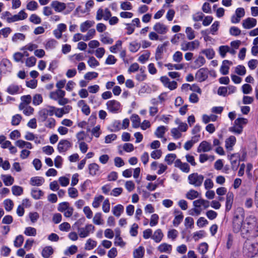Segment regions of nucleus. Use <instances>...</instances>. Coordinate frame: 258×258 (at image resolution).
I'll use <instances>...</instances> for the list:
<instances>
[{"instance_id":"obj_40","label":"nucleus","mask_w":258,"mask_h":258,"mask_svg":"<svg viewBox=\"0 0 258 258\" xmlns=\"http://www.w3.org/2000/svg\"><path fill=\"white\" fill-rule=\"evenodd\" d=\"M123 211L124 207L121 204H118L113 207L112 209V212L113 214L117 217H119L123 212Z\"/></svg>"},{"instance_id":"obj_13","label":"nucleus","mask_w":258,"mask_h":258,"mask_svg":"<svg viewBox=\"0 0 258 258\" xmlns=\"http://www.w3.org/2000/svg\"><path fill=\"white\" fill-rule=\"evenodd\" d=\"M228 158L230 161L231 167L233 170H236L239 165L240 156L238 153L232 154L228 155Z\"/></svg>"},{"instance_id":"obj_2","label":"nucleus","mask_w":258,"mask_h":258,"mask_svg":"<svg viewBox=\"0 0 258 258\" xmlns=\"http://www.w3.org/2000/svg\"><path fill=\"white\" fill-rule=\"evenodd\" d=\"M194 208L190 211V215L199 216L202 212L210 207V202L206 200L200 199L193 202Z\"/></svg>"},{"instance_id":"obj_14","label":"nucleus","mask_w":258,"mask_h":258,"mask_svg":"<svg viewBox=\"0 0 258 258\" xmlns=\"http://www.w3.org/2000/svg\"><path fill=\"white\" fill-rule=\"evenodd\" d=\"M54 109V106H48L46 108L41 109L39 112V115L43 120H46L48 116L53 115Z\"/></svg>"},{"instance_id":"obj_55","label":"nucleus","mask_w":258,"mask_h":258,"mask_svg":"<svg viewBox=\"0 0 258 258\" xmlns=\"http://www.w3.org/2000/svg\"><path fill=\"white\" fill-rule=\"evenodd\" d=\"M104 200V197L101 195L95 196L92 202V206L94 208H98L99 207L100 204Z\"/></svg>"},{"instance_id":"obj_50","label":"nucleus","mask_w":258,"mask_h":258,"mask_svg":"<svg viewBox=\"0 0 258 258\" xmlns=\"http://www.w3.org/2000/svg\"><path fill=\"white\" fill-rule=\"evenodd\" d=\"M217 119V116L214 114H211L208 115L207 114H203L202 115V121L207 124L210 121H215Z\"/></svg>"},{"instance_id":"obj_6","label":"nucleus","mask_w":258,"mask_h":258,"mask_svg":"<svg viewBox=\"0 0 258 258\" xmlns=\"http://www.w3.org/2000/svg\"><path fill=\"white\" fill-rule=\"evenodd\" d=\"M95 227L91 224H88L85 227L78 228V232L80 237L84 238L93 233Z\"/></svg>"},{"instance_id":"obj_53","label":"nucleus","mask_w":258,"mask_h":258,"mask_svg":"<svg viewBox=\"0 0 258 258\" xmlns=\"http://www.w3.org/2000/svg\"><path fill=\"white\" fill-rule=\"evenodd\" d=\"M215 159L213 155H208L206 154H201L199 156V161L201 163H204L207 161H213Z\"/></svg>"},{"instance_id":"obj_36","label":"nucleus","mask_w":258,"mask_h":258,"mask_svg":"<svg viewBox=\"0 0 258 258\" xmlns=\"http://www.w3.org/2000/svg\"><path fill=\"white\" fill-rule=\"evenodd\" d=\"M206 62L204 57L202 55H199L193 62V67L195 69L199 68L203 66Z\"/></svg>"},{"instance_id":"obj_4","label":"nucleus","mask_w":258,"mask_h":258,"mask_svg":"<svg viewBox=\"0 0 258 258\" xmlns=\"http://www.w3.org/2000/svg\"><path fill=\"white\" fill-rule=\"evenodd\" d=\"M243 252L249 257H253L258 255V243H252L246 241L244 245Z\"/></svg>"},{"instance_id":"obj_58","label":"nucleus","mask_w":258,"mask_h":258,"mask_svg":"<svg viewBox=\"0 0 258 258\" xmlns=\"http://www.w3.org/2000/svg\"><path fill=\"white\" fill-rule=\"evenodd\" d=\"M172 60L176 63H180L183 60L182 53L179 51H176L172 55Z\"/></svg>"},{"instance_id":"obj_21","label":"nucleus","mask_w":258,"mask_h":258,"mask_svg":"<svg viewBox=\"0 0 258 258\" xmlns=\"http://www.w3.org/2000/svg\"><path fill=\"white\" fill-rule=\"evenodd\" d=\"M95 24V22L92 20H86L80 25V30L81 32H86L90 29Z\"/></svg>"},{"instance_id":"obj_41","label":"nucleus","mask_w":258,"mask_h":258,"mask_svg":"<svg viewBox=\"0 0 258 258\" xmlns=\"http://www.w3.org/2000/svg\"><path fill=\"white\" fill-rule=\"evenodd\" d=\"M44 182V179L42 177H33L30 179V184L33 186H40Z\"/></svg>"},{"instance_id":"obj_28","label":"nucleus","mask_w":258,"mask_h":258,"mask_svg":"<svg viewBox=\"0 0 258 258\" xmlns=\"http://www.w3.org/2000/svg\"><path fill=\"white\" fill-rule=\"evenodd\" d=\"M234 199V195L232 192L229 191L226 194L225 208L226 211H229L232 208Z\"/></svg>"},{"instance_id":"obj_23","label":"nucleus","mask_w":258,"mask_h":258,"mask_svg":"<svg viewBox=\"0 0 258 258\" xmlns=\"http://www.w3.org/2000/svg\"><path fill=\"white\" fill-rule=\"evenodd\" d=\"M153 30L159 34H164L167 31V26L163 23L158 22L156 23L153 26Z\"/></svg>"},{"instance_id":"obj_8","label":"nucleus","mask_w":258,"mask_h":258,"mask_svg":"<svg viewBox=\"0 0 258 258\" xmlns=\"http://www.w3.org/2000/svg\"><path fill=\"white\" fill-rule=\"evenodd\" d=\"M200 43L199 40H195L192 41H183L181 43V50L183 51L187 50L193 51L195 49H198L200 46Z\"/></svg>"},{"instance_id":"obj_12","label":"nucleus","mask_w":258,"mask_h":258,"mask_svg":"<svg viewBox=\"0 0 258 258\" xmlns=\"http://www.w3.org/2000/svg\"><path fill=\"white\" fill-rule=\"evenodd\" d=\"M160 80L163 84L165 87H166L170 90H173L177 87V83L175 81H171L166 76H162L160 78Z\"/></svg>"},{"instance_id":"obj_57","label":"nucleus","mask_w":258,"mask_h":258,"mask_svg":"<svg viewBox=\"0 0 258 258\" xmlns=\"http://www.w3.org/2000/svg\"><path fill=\"white\" fill-rule=\"evenodd\" d=\"M150 52L149 51L146 50L144 52V53L139 56L138 60L140 62L144 64L148 60L150 56Z\"/></svg>"},{"instance_id":"obj_20","label":"nucleus","mask_w":258,"mask_h":258,"mask_svg":"<svg viewBox=\"0 0 258 258\" xmlns=\"http://www.w3.org/2000/svg\"><path fill=\"white\" fill-rule=\"evenodd\" d=\"M51 6L55 12L60 13L65 10L67 5L65 3L57 1H54L52 2Z\"/></svg>"},{"instance_id":"obj_10","label":"nucleus","mask_w":258,"mask_h":258,"mask_svg":"<svg viewBox=\"0 0 258 258\" xmlns=\"http://www.w3.org/2000/svg\"><path fill=\"white\" fill-rule=\"evenodd\" d=\"M72 147V143L67 139L60 140L57 144V149L59 153H64Z\"/></svg>"},{"instance_id":"obj_1","label":"nucleus","mask_w":258,"mask_h":258,"mask_svg":"<svg viewBox=\"0 0 258 258\" xmlns=\"http://www.w3.org/2000/svg\"><path fill=\"white\" fill-rule=\"evenodd\" d=\"M240 213L235 215L233 220V229L235 233L241 231L242 234L247 233L251 228L250 220L251 218L247 219L245 222H243L244 216L242 209H240Z\"/></svg>"},{"instance_id":"obj_33","label":"nucleus","mask_w":258,"mask_h":258,"mask_svg":"<svg viewBox=\"0 0 258 258\" xmlns=\"http://www.w3.org/2000/svg\"><path fill=\"white\" fill-rule=\"evenodd\" d=\"M168 131V127L164 125L158 126L154 132L155 136L158 138H163Z\"/></svg>"},{"instance_id":"obj_11","label":"nucleus","mask_w":258,"mask_h":258,"mask_svg":"<svg viewBox=\"0 0 258 258\" xmlns=\"http://www.w3.org/2000/svg\"><path fill=\"white\" fill-rule=\"evenodd\" d=\"M111 16V13L108 8L103 9L99 8L96 13V19L100 21L102 19L105 21H107Z\"/></svg>"},{"instance_id":"obj_27","label":"nucleus","mask_w":258,"mask_h":258,"mask_svg":"<svg viewBox=\"0 0 258 258\" xmlns=\"http://www.w3.org/2000/svg\"><path fill=\"white\" fill-rule=\"evenodd\" d=\"M175 217L173 220L172 223L174 226L177 227L182 221L183 215L182 213L179 210L174 211Z\"/></svg>"},{"instance_id":"obj_62","label":"nucleus","mask_w":258,"mask_h":258,"mask_svg":"<svg viewBox=\"0 0 258 258\" xmlns=\"http://www.w3.org/2000/svg\"><path fill=\"white\" fill-rule=\"evenodd\" d=\"M229 50V46L228 45L220 46L218 49L219 54L222 58L225 57L226 53L228 52Z\"/></svg>"},{"instance_id":"obj_30","label":"nucleus","mask_w":258,"mask_h":258,"mask_svg":"<svg viewBox=\"0 0 258 258\" xmlns=\"http://www.w3.org/2000/svg\"><path fill=\"white\" fill-rule=\"evenodd\" d=\"M89 174L92 176H95L100 173V166L95 163H92L88 165Z\"/></svg>"},{"instance_id":"obj_37","label":"nucleus","mask_w":258,"mask_h":258,"mask_svg":"<svg viewBox=\"0 0 258 258\" xmlns=\"http://www.w3.org/2000/svg\"><path fill=\"white\" fill-rule=\"evenodd\" d=\"M200 53L204 54L208 59H213L215 55V52L212 48H208L202 49Z\"/></svg>"},{"instance_id":"obj_43","label":"nucleus","mask_w":258,"mask_h":258,"mask_svg":"<svg viewBox=\"0 0 258 258\" xmlns=\"http://www.w3.org/2000/svg\"><path fill=\"white\" fill-rule=\"evenodd\" d=\"M43 192L38 188H32L31 191V195L35 200H38L43 196Z\"/></svg>"},{"instance_id":"obj_42","label":"nucleus","mask_w":258,"mask_h":258,"mask_svg":"<svg viewBox=\"0 0 258 258\" xmlns=\"http://www.w3.org/2000/svg\"><path fill=\"white\" fill-rule=\"evenodd\" d=\"M1 178L6 186H10L14 182V178L10 175H2Z\"/></svg>"},{"instance_id":"obj_63","label":"nucleus","mask_w":258,"mask_h":258,"mask_svg":"<svg viewBox=\"0 0 258 258\" xmlns=\"http://www.w3.org/2000/svg\"><path fill=\"white\" fill-rule=\"evenodd\" d=\"M171 136L175 140L180 138L182 136L181 132L177 127H174L171 130Z\"/></svg>"},{"instance_id":"obj_64","label":"nucleus","mask_w":258,"mask_h":258,"mask_svg":"<svg viewBox=\"0 0 258 258\" xmlns=\"http://www.w3.org/2000/svg\"><path fill=\"white\" fill-rule=\"evenodd\" d=\"M19 87L16 85H10L7 89V92L11 94V95H14L15 94H17L18 93L19 91Z\"/></svg>"},{"instance_id":"obj_31","label":"nucleus","mask_w":258,"mask_h":258,"mask_svg":"<svg viewBox=\"0 0 258 258\" xmlns=\"http://www.w3.org/2000/svg\"><path fill=\"white\" fill-rule=\"evenodd\" d=\"M66 95V92L60 89H57L55 91L50 92L49 97L51 99L57 101L60 97H64Z\"/></svg>"},{"instance_id":"obj_34","label":"nucleus","mask_w":258,"mask_h":258,"mask_svg":"<svg viewBox=\"0 0 258 258\" xmlns=\"http://www.w3.org/2000/svg\"><path fill=\"white\" fill-rule=\"evenodd\" d=\"M172 245L167 243H162L157 247V249L160 252H165L167 253H170L172 251Z\"/></svg>"},{"instance_id":"obj_25","label":"nucleus","mask_w":258,"mask_h":258,"mask_svg":"<svg viewBox=\"0 0 258 258\" xmlns=\"http://www.w3.org/2000/svg\"><path fill=\"white\" fill-rule=\"evenodd\" d=\"M200 135H196L195 136H193L191 139L190 140H189L185 142V143L184 145V148L185 150L188 151L190 150L191 147L193 146L194 144L197 143L199 141V139L200 138Z\"/></svg>"},{"instance_id":"obj_24","label":"nucleus","mask_w":258,"mask_h":258,"mask_svg":"<svg viewBox=\"0 0 258 258\" xmlns=\"http://www.w3.org/2000/svg\"><path fill=\"white\" fill-rule=\"evenodd\" d=\"M174 166L179 168L182 171L188 173L189 171V166L186 163H182L180 159H177L174 162Z\"/></svg>"},{"instance_id":"obj_22","label":"nucleus","mask_w":258,"mask_h":258,"mask_svg":"<svg viewBox=\"0 0 258 258\" xmlns=\"http://www.w3.org/2000/svg\"><path fill=\"white\" fill-rule=\"evenodd\" d=\"M67 29V25L63 23L59 24L57 26V28L53 32V35L57 39H60L61 37L62 32Z\"/></svg>"},{"instance_id":"obj_26","label":"nucleus","mask_w":258,"mask_h":258,"mask_svg":"<svg viewBox=\"0 0 258 258\" xmlns=\"http://www.w3.org/2000/svg\"><path fill=\"white\" fill-rule=\"evenodd\" d=\"M236 142V138L231 136L225 140V148L228 151H232Z\"/></svg>"},{"instance_id":"obj_39","label":"nucleus","mask_w":258,"mask_h":258,"mask_svg":"<svg viewBox=\"0 0 258 258\" xmlns=\"http://www.w3.org/2000/svg\"><path fill=\"white\" fill-rule=\"evenodd\" d=\"M201 196V194L198 191L191 189L188 190L186 195L185 198L189 200H192L199 198Z\"/></svg>"},{"instance_id":"obj_19","label":"nucleus","mask_w":258,"mask_h":258,"mask_svg":"<svg viewBox=\"0 0 258 258\" xmlns=\"http://www.w3.org/2000/svg\"><path fill=\"white\" fill-rule=\"evenodd\" d=\"M257 21L255 19L249 17L245 19H244L242 21V26L244 28L246 29H250L254 27H255L256 25Z\"/></svg>"},{"instance_id":"obj_17","label":"nucleus","mask_w":258,"mask_h":258,"mask_svg":"<svg viewBox=\"0 0 258 258\" xmlns=\"http://www.w3.org/2000/svg\"><path fill=\"white\" fill-rule=\"evenodd\" d=\"M28 16L27 14L24 10H21L17 14L12 16L11 18L9 19V21L12 23L25 20Z\"/></svg>"},{"instance_id":"obj_15","label":"nucleus","mask_w":258,"mask_h":258,"mask_svg":"<svg viewBox=\"0 0 258 258\" xmlns=\"http://www.w3.org/2000/svg\"><path fill=\"white\" fill-rule=\"evenodd\" d=\"M12 67V63L9 59L4 58L1 60L0 63V71L1 73H6L8 72H11Z\"/></svg>"},{"instance_id":"obj_38","label":"nucleus","mask_w":258,"mask_h":258,"mask_svg":"<svg viewBox=\"0 0 258 258\" xmlns=\"http://www.w3.org/2000/svg\"><path fill=\"white\" fill-rule=\"evenodd\" d=\"M69 60L72 62L76 63L85 59V55L83 53H75L69 56Z\"/></svg>"},{"instance_id":"obj_51","label":"nucleus","mask_w":258,"mask_h":258,"mask_svg":"<svg viewBox=\"0 0 258 258\" xmlns=\"http://www.w3.org/2000/svg\"><path fill=\"white\" fill-rule=\"evenodd\" d=\"M132 126L134 128H138L141 124V119L138 115L133 114L131 117Z\"/></svg>"},{"instance_id":"obj_9","label":"nucleus","mask_w":258,"mask_h":258,"mask_svg":"<svg viewBox=\"0 0 258 258\" xmlns=\"http://www.w3.org/2000/svg\"><path fill=\"white\" fill-rule=\"evenodd\" d=\"M210 73L215 74V72H210ZM210 71L207 68H203L200 69L196 73L195 78L197 81L200 82L205 81L208 77Z\"/></svg>"},{"instance_id":"obj_52","label":"nucleus","mask_w":258,"mask_h":258,"mask_svg":"<svg viewBox=\"0 0 258 258\" xmlns=\"http://www.w3.org/2000/svg\"><path fill=\"white\" fill-rule=\"evenodd\" d=\"M175 123L178 125L177 128H178V130H179L181 132H185L187 131L188 128V125L185 122L181 121L179 119H176L175 121Z\"/></svg>"},{"instance_id":"obj_29","label":"nucleus","mask_w":258,"mask_h":258,"mask_svg":"<svg viewBox=\"0 0 258 258\" xmlns=\"http://www.w3.org/2000/svg\"><path fill=\"white\" fill-rule=\"evenodd\" d=\"M232 64V62L228 60H223L220 69V73L223 75L228 74L230 66Z\"/></svg>"},{"instance_id":"obj_16","label":"nucleus","mask_w":258,"mask_h":258,"mask_svg":"<svg viewBox=\"0 0 258 258\" xmlns=\"http://www.w3.org/2000/svg\"><path fill=\"white\" fill-rule=\"evenodd\" d=\"M212 146L210 143L204 141H202L197 148V152L198 153L201 152H208L211 151Z\"/></svg>"},{"instance_id":"obj_46","label":"nucleus","mask_w":258,"mask_h":258,"mask_svg":"<svg viewBox=\"0 0 258 258\" xmlns=\"http://www.w3.org/2000/svg\"><path fill=\"white\" fill-rule=\"evenodd\" d=\"M97 243L96 241L91 238H89L87 240L85 244V249L87 250H92L96 246Z\"/></svg>"},{"instance_id":"obj_61","label":"nucleus","mask_w":258,"mask_h":258,"mask_svg":"<svg viewBox=\"0 0 258 258\" xmlns=\"http://www.w3.org/2000/svg\"><path fill=\"white\" fill-rule=\"evenodd\" d=\"M86 34L84 35L83 40L88 41L92 39L96 34V31L94 29H90L88 30Z\"/></svg>"},{"instance_id":"obj_48","label":"nucleus","mask_w":258,"mask_h":258,"mask_svg":"<svg viewBox=\"0 0 258 258\" xmlns=\"http://www.w3.org/2000/svg\"><path fill=\"white\" fill-rule=\"evenodd\" d=\"M57 44V42L53 39H50L46 41L45 48L47 50H51L54 49Z\"/></svg>"},{"instance_id":"obj_54","label":"nucleus","mask_w":258,"mask_h":258,"mask_svg":"<svg viewBox=\"0 0 258 258\" xmlns=\"http://www.w3.org/2000/svg\"><path fill=\"white\" fill-rule=\"evenodd\" d=\"M122 43L121 40H117L114 45L109 47L110 51L113 53H116L121 48Z\"/></svg>"},{"instance_id":"obj_7","label":"nucleus","mask_w":258,"mask_h":258,"mask_svg":"<svg viewBox=\"0 0 258 258\" xmlns=\"http://www.w3.org/2000/svg\"><path fill=\"white\" fill-rule=\"evenodd\" d=\"M106 105L107 109L109 112L112 113H117L121 110V105L120 103L115 100H110L108 101Z\"/></svg>"},{"instance_id":"obj_44","label":"nucleus","mask_w":258,"mask_h":258,"mask_svg":"<svg viewBox=\"0 0 258 258\" xmlns=\"http://www.w3.org/2000/svg\"><path fill=\"white\" fill-rule=\"evenodd\" d=\"M145 249L143 246H140L135 249L133 252L134 258H142L144 255Z\"/></svg>"},{"instance_id":"obj_56","label":"nucleus","mask_w":258,"mask_h":258,"mask_svg":"<svg viewBox=\"0 0 258 258\" xmlns=\"http://www.w3.org/2000/svg\"><path fill=\"white\" fill-rule=\"evenodd\" d=\"M88 64L92 68H95L99 66V61L94 56H89L87 61Z\"/></svg>"},{"instance_id":"obj_47","label":"nucleus","mask_w":258,"mask_h":258,"mask_svg":"<svg viewBox=\"0 0 258 258\" xmlns=\"http://www.w3.org/2000/svg\"><path fill=\"white\" fill-rule=\"evenodd\" d=\"M53 253V249L50 246H45L42 250L41 255L44 258H48Z\"/></svg>"},{"instance_id":"obj_3","label":"nucleus","mask_w":258,"mask_h":258,"mask_svg":"<svg viewBox=\"0 0 258 258\" xmlns=\"http://www.w3.org/2000/svg\"><path fill=\"white\" fill-rule=\"evenodd\" d=\"M247 123V119L243 117H239L235 119L233 126L229 128V131L235 134L239 135L243 131V126Z\"/></svg>"},{"instance_id":"obj_18","label":"nucleus","mask_w":258,"mask_h":258,"mask_svg":"<svg viewBox=\"0 0 258 258\" xmlns=\"http://www.w3.org/2000/svg\"><path fill=\"white\" fill-rule=\"evenodd\" d=\"M167 43L159 45L156 50L155 57L156 60H161L163 57V53L165 51Z\"/></svg>"},{"instance_id":"obj_45","label":"nucleus","mask_w":258,"mask_h":258,"mask_svg":"<svg viewBox=\"0 0 258 258\" xmlns=\"http://www.w3.org/2000/svg\"><path fill=\"white\" fill-rule=\"evenodd\" d=\"M100 41L104 44H111L113 43V40L110 37L108 33H104L100 35Z\"/></svg>"},{"instance_id":"obj_60","label":"nucleus","mask_w":258,"mask_h":258,"mask_svg":"<svg viewBox=\"0 0 258 258\" xmlns=\"http://www.w3.org/2000/svg\"><path fill=\"white\" fill-rule=\"evenodd\" d=\"M24 233L28 236H35L36 235V229L32 227H27L25 228Z\"/></svg>"},{"instance_id":"obj_59","label":"nucleus","mask_w":258,"mask_h":258,"mask_svg":"<svg viewBox=\"0 0 258 258\" xmlns=\"http://www.w3.org/2000/svg\"><path fill=\"white\" fill-rule=\"evenodd\" d=\"M141 43L135 41L131 42L129 45V50L132 52H136L141 47Z\"/></svg>"},{"instance_id":"obj_32","label":"nucleus","mask_w":258,"mask_h":258,"mask_svg":"<svg viewBox=\"0 0 258 258\" xmlns=\"http://www.w3.org/2000/svg\"><path fill=\"white\" fill-rule=\"evenodd\" d=\"M77 105L78 107L81 108V110L84 114L88 115L90 113V108L84 100H79Z\"/></svg>"},{"instance_id":"obj_35","label":"nucleus","mask_w":258,"mask_h":258,"mask_svg":"<svg viewBox=\"0 0 258 258\" xmlns=\"http://www.w3.org/2000/svg\"><path fill=\"white\" fill-rule=\"evenodd\" d=\"M164 234L160 229L156 230L152 234L151 238L156 243H159L163 239Z\"/></svg>"},{"instance_id":"obj_5","label":"nucleus","mask_w":258,"mask_h":258,"mask_svg":"<svg viewBox=\"0 0 258 258\" xmlns=\"http://www.w3.org/2000/svg\"><path fill=\"white\" fill-rule=\"evenodd\" d=\"M204 179V177L202 174L198 173L190 174L188 176V183L195 187L201 186Z\"/></svg>"},{"instance_id":"obj_49","label":"nucleus","mask_w":258,"mask_h":258,"mask_svg":"<svg viewBox=\"0 0 258 258\" xmlns=\"http://www.w3.org/2000/svg\"><path fill=\"white\" fill-rule=\"evenodd\" d=\"M93 222L97 225H100L103 224L104 221L102 219V215L101 213L98 212L95 214L93 218Z\"/></svg>"}]
</instances>
